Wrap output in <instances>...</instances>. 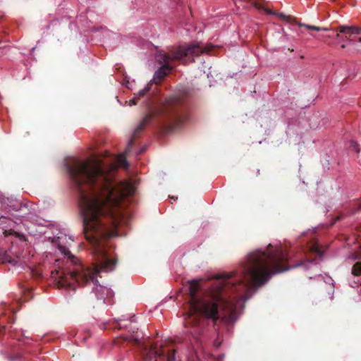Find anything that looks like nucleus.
<instances>
[{"label": "nucleus", "instance_id": "obj_1", "mask_svg": "<svg viewBox=\"0 0 361 361\" xmlns=\"http://www.w3.org/2000/svg\"><path fill=\"white\" fill-rule=\"evenodd\" d=\"M106 154L111 161H76L68 168L78 193L83 233L94 262L92 267L76 265L68 273L51 271L59 288H70L72 281L80 285L95 284L97 274L112 271L116 267L117 260L109 257L107 240L118 235L117 228L123 218V201L134 195L135 188L130 180L114 183L118 168H128L125 155Z\"/></svg>", "mask_w": 361, "mask_h": 361}, {"label": "nucleus", "instance_id": "obj_2", "mask_svg": "<svg viewBox=\"0 0 361 361\" xmlns=\"http://www.w3.org/2000/svg\"><path fill=\"white\" fill-rule=\"evenodd\" d=\"M289 255L282 247H274L269 244L266 250H256L250 252L246 261L238 271L240 278L234 281L231 278L237 274L235 271L216 275L221 279L216 286V290L204 295H198L199 281H188V308L190 319L185 326L191 325L190 334L198 339L203 335L204 325L198 316L200 314L207 319L216 322L219 319V306L233 308L235 302L228 292L236 293L240 300H247L249 292L265 283L271 276L300 266L302 263L288 265Z\"/></svg>", "mask_w": 361, "mask_h": 361}, {"label": "nucleus", "instance_id": "obj_3", "mask_svg": "<svg viewBox=\"0 0 361 361\" xmlns=\"http://www.w3.org/2000/svg\"><path fill=\"white\" fill-rule=\"evenodd\" d=\"M188 92L180 90L165 98L164 101L150 108L142 121L135 129L129 140L126 152H129L135 140L143 132L145 127L154 122L161 125L166 132L179 128L187 119L186 103Z\"/></svg>", "mask_w": 361, "mask_h": 361}, {"label": "nucleus", "instance_id": "obj_4", "mask_svg": "<svg viewBox=\"0 0 361 361\" xmlns=\"http://www.w3.org/2000/svg\"><path fill=\"white\" fill-rule=\"evenodd\" d=\"M213 49L212 44L202 47L199 44H191L187 46L173 47L168 52L158 51L155 58L161 66L155 72L154 80L156 84L160 83L165 76L171 71L173 66L171 64L173 61H183L186 63L185 58L199 56L202 54L209 53Z\"/></svg>", "mask_w": 361, "mask_h": 361}, {"label": "nucleus", "instance_id": "obj_5", "mask_svg": "<svg viewBox=\"0 0 361 361\" xmlns=\"http://www.w3.org/2000/svg\"><path fill=\"white\" fill-rule=\"evenodd\" d=\"M121 338L134 345L140 347L146 360L155 359L154 361H174V355L169 353L166 355L162 345L160 348H158L157 344H149L146 341H143V335L141 332H133L130 336H122Z\"/></svg>", "mask_w": 361, "mask_h": 361}, {"label": "nucleus", "instance_id": "obj_6", "mask_svg": "<svg viewBox=\"0 0 361 361\" xmlns=\"http://www.w3.org/2000/svg\"><path fill=\"white\" fill-rule=\"evenodd\" d=\"M337 30L345 35V38L350 44L361 43V27L340 25L337 27Z\"/></svg>", "mask_w": 361, "mask_h": 361}, {"label": "nucleus", "instance_id": "obj_7", "mask_svg": "<svg viewBox=\"0 0 361 361\" xmlns=\"http://www.w3.org/2000/svg\"><path fill=\"white\" fill-rule=\"evenodd\" d=\"M59 250L61 251V253H63L65 255H67L69 259H71V262L76 264V261L78 260L77 258H75L73 255H71L69 250L63 245H59Z\"/></svg>", "mask_w": 361, "mask_h": 361}, {"label": "nucleus", "instance_id": "obj_8", "mask_svg": "<svg viewBox=\"0 0 361 361\" xmlns=\"http://www.w3.org/2000/svg\"><path fill=\"white\" fill-rule=\"evenodd\" d=\"M96 291V295L98 298L99 300H104V295L107 293L109 292V290L104 286H98L96 287L95 289Z\"/></svg>", "mask_w": 361, "mask_h": 361}, {"label": "nucleus", "instance_id": "obj_9", "mask_svg": "<svg viewBox=\"0 0 361 361\" xmlns=\"http://www.w3.org/2000/svg\"><path fill=\"white\" fill-rule=\"evenodd\" d=\"M265 11L269 14L277 15L283 20L290 21L291 20H293V18L290 16H286L283 13H275L274 12L271 11L269 9H265Z\"/></svg>", "mask_w": 361, "mask_h": 361}, {"label": "nucleus", "instance_id": "obj_10", "mask_svg": "<svg viewBox=\"0 0 361 361\" xmlns=\"http://www.w3.org/2000/svg\"><path fill=\"white\" fill-rule=\"evenodd\" d=\"M352 274L354 276L361 275V262H356L352 268Z\"/></svg>", "mask_w": 361, "mask_h": 361}, {"label": "nucleus", "instance_id": "obj_11", "mask_svg": "<svg viewBox=\"0 0 361 361\" xmlns=\"http://www.w3.org/2000/svg\"><path fill=\"white\" fill-rule=\"evenodd\" d=\"M298 25L300 27H305L308 30H313L315 31H321L322 30V27L314 26V25H306V24H303V23H299Z\"/></svg>", "mask_w": 361, "mask_h": 361}, {"label": "nucleus", "instance_id": "obj_12", "mask_svg": "<svg viewBox=\"0 0 361 361\" xmlns=\"http://www.w3.org/2000/svg\"><path fill=\"white\" fill-rule=\"evenodd\" d=\"M168 342L171 343V341H166V345H162V346L164 347V349L165 350L166 354L167 355V354L169 353V354H170V355H173H173H175V350H173H173H171V349H169V348H166V343H167ZM161 345L159 346V348H161Z\"/></svg>", "mask_w": 361, "mask_h": 361}, {"label": "nucleus", "instance_id": "obj_13", "mask_svg": "<svg viewBox=\"0 0 361 361\" xmlns=\"http://www.w3.org/2000/svg\"><path fill=\"white\" fill-rule=\"evenodd\" d=\"M149 89H150L149 86H147V87H145L143 90H140L137 93L138 96L139 97L144 96L149 90Z\"/></svg>", "mask_w": 361, "mask_h": 361}, {"label": "nucleus", "instance_id": "obj_14", "mask_svg": "<svg viewBox=\"0 0 361 361\" xmlns=\"http://www.w3.org/2000/svg\"><path fill=\"white\" fill-rule=\"evenodd\" d=\"M32 274L36 279H39L42 276V273L39 270H32Z\"/></svg>", "mask_w": 361, "mask_h": 361}, {"label": "nucleus", "instance_id": "obj_15", "mask_svg": "<svg viewBox=\"0 0 361 361\" xmlns=\"http://www.w3.org/2000/svg\"><path fill=\"white\" fill-rule=\"evenodd\" d=\"M123 322H125V321L119 319V322H118V326H117L119 329L127 327V324H123Z\"/></svg>", "mask_w": 361, "mask_h": 361}, {"label": "nucleus", "instance_id": "obj_16", "mask_svg": "<svg viewBox=\"0 0 361 361\" xmlns=\"http://www.w3.org/2000/svg\"><path fill=\"white\" fill-rule=\"evenodd\" d=\"M350 147H353L355 152H359L358 145L356 142L352 141L350 142Z\"/></svg>", "mask_w": 361, "mask_h": 361}, {"label": "nucleus", "instance_id": "obj_17", "mask_svg": "<svg viewBox=\"0 0 361 361\" xmlns=\"http://www.w3.org/2000/svg\"><path fill=\"white\" fill-rule=\"evenodd\" d=\"M312 250L314 251L315 252L319 254V255L321 254L319 248L317 246H316V245L312 247Z\"/></svg>", "mask_w": 361, "mask_h": 361}, {"label": "nucleus", "instance_id": "obj_18", "mask_svg": "<svg viewBox=\"0 0 361 361\" xmlns=\"http://www.w3.org/2000/svg\"><path fill=\"white\" fill-rule=\"evenodd\" d=\"M8 220V218L6 217V216H1L0 217V224H3V223H5L6 221Z\"/></svg>", "mask_w": 361, "mask_h": 361}, {"label": "nucleus", "instance_id": "obj_19", "mask_svg": "<svg viewBox=\"0 0 361 361\" xmlns=\"http://www.w3.org/2000/svg\"><path fill=\"white\" fill-rule=\"evenodd\" d=\"M130 102L133 104H137V99L135 97L133 99H132L130 100Z\"/></svg>", "mask_w": 361, "mask_h": 361}, {"label": "nucleus", "instance_id": "obj_20", "mask_svg": "<svg viewBox=\"0 0 361 361\" xmlns=\"http://www.w3.org/2000/svg\"><path fill=\"white\" fill-rule=\"evenodd\" d=\"M334 30H336V38L339 37L340 34H341V32H339L337 30V27H336V28H335V29H334Z\"/></svg>", "mask_w": 361, "mask_h": 361}, {"label": "nucleus", "instance_id": "obj_21", "mask_svg": "<svg viewBox=\"0 0 361 361\" xmlns=\"http://www.w3.org/2000/svg\"><path fill=\"white\" fill-rule=\"evenodd\" d=\"M341 49H344L347 47V45L345 44H343L341 46Z\"/></svg>", "mask_w": 361, "mask_h": 361}, {"label": "nucleus", "instance_id": "obj_22", "mask_svg": "<svg viewBox=\"0 0 361 361\" xmlns=\"http://www.w3.org/2000/svg\"><path fill=\"white\" fill-rule=\"evenodd\" d=\"M341 39L343 41H348V39L345 38V35H343Z\"/></svg>", "mask_w": 361, "mask_h": 361}, {"label": "nucleus", "instance_id": "obj_23", "mask_svg": "<svg viewBox=\"0 0 361 361\" xmlns=\"http://www.w3.org/2000/svg\"><path fill=\"white\" fill-rule=\"evenodd\" d=\"M329 29L327 27H322V30L323 31H328Z\"/></svg>", "mask_w": 361, "mask_h": 361}, {"label": "nucleus", "instance_id": "obj_24", "mask_svg": "<svg viewBox=\"0 0 361 361\" xmlns=\"http://www.w3.org/2000/svg\"><path fill=\"white\" fill-rule=\"evenodd\" d=\"M9 263H14L16 262L14 260L9 259L8 260Z\"/></svg>", "mask_w": 361, "mask_h": 361}, {"label": "nucleus", "instance_id": "obj_25", "mask_svg": "<svg viewBox=\"0 0 361 361\" xmlns=\"http://www.w3.org/2000/svg\"><path fill=\"white\" fill-rule=\"evenodd\" d=\"M256 175H257V176L259 175V169H257V170Z\"/></svg>", "mask_w": 361, "mask_h": 361}, {"label": "nucleus", "instance_id": "obj_26", "mask_svg": "<svg viewBox=\"0 0 361 361\" xmlns=\"http://www.w3.org/2000/svg\"><path fill=\"white\" fill-rule=\"evenodd\" d=\"M25 290L30 291V288H29V287H25Z\"/></svg>", "mask_w": 361, "mask_h": 361}, {"label": "nucleus", "instance_id": "obj_27", "mask_svg": "<svg viewBox=\"0 0 361 361\" xmlns=\"http://www.w3.org/2000/svg\"><path fill=\"white\" fill-rule=\"evenodd\" d=\"M4 234H5V235H8V231H4Z\"/></svg>", "mask_w": 361, "mask_h": 361}]
</instances>
